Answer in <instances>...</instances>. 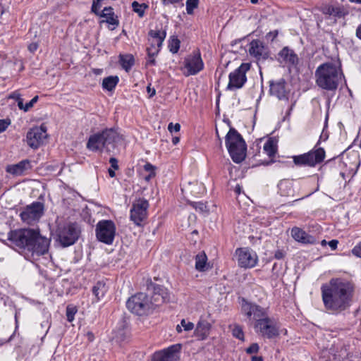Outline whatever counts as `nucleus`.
I'll list each match as a JSON object with an SVG mask.
<instances>
[{
	"label": "nucleus",
	"instance_id": "1",
	"mask_svg": "<svg viewBox=\"0 0 361 361\" xmlns=\"http://www.w3.org/2000/svg\"><path fill=\"white\" fill-rule=\"evenodd\" d=\"M354 287L351 282L341 278H333L321 286L324 308L331 314H337L350 306Z\"/></svg>",
	"mask_w": 361,
	"mask_h": 361
},
{
	"label": "nucleus",
	"instance_id": "2",
	"mask_svg": "<svg viewBox=\"0 0 361 361\" xmlns=\"http://www.w3.org/2000/svg\"><path fill=\"white\" fill-rule=\"evenodd\" d=\"M8 240L16 246L27 250L32 255H43L47 252L50 240L42 236L39 231L30 228L11 231Z\"/></svg>",
	"mask_w": 361,
	"mask_h": 361
},
{
	"label": "nucleus",
	"instance_id": "3",
	"mask_svg": "<svg viewBox=\"0 0 361 361\" xmlns=\"http://www.w3.org/2000/svg\"><path fill=\"white\" fill-rule=\"evenodd\" d=\"M316 85L326 91H335L344 75L340 63L326 62L319 65L314 73Z\"/></svg>",
	"mask_w": 361,
	"mask_h": 361
},
{
	"label": "nucleus",
	"instance_id": "4",
	"mask_svg": "<svg viewBox=\"0 0 361 361\" xmlns=\"http://www.w3.org/2000/svg\"><path fill=\"white\" fill-rule=\"evenodd\" d=\"M228 152L235 163L242 162L246 157L247 145L242 135L231 128L225 137Z\"/></svg>",
	"mask_w": 361,
	"mask_h": 361
},
{
	"label": "nucleus",
	"instance_id": "5",
	"mask_svg": "<svg viewBox=\"0 0 361 361\" xmlns=\"http://www.w3.org/2000/svg\"><path fill=\"white\" fill-rule=\"evenodd\" d=\"M118 139V133L114 128H106L90 135L86 147L92 152H102L104 149L109 151V146H114Z\"/></svg>",
	"mask_w": 361,
	"mask_h": 361
},
{
	"label": "nucleus",
	"instance_id": "6",
	"mask_svg": "<svg viewBox=\"0 0 361 361\" xmlns=\"http://www.w3.org/2000/svg\"><path fill=\"white\" fill-rule=\"evenodd\" d=\"M126 307L131 312L141 316L147 314L153 308V302L146 293H138L127 300Z\"/></svg>",
	"mask_w": 361,
	"mask_h": 361
},
{
	"label": "nucleus",
	"instance_id": "7",
	"mask_svg": "<svg viewBox=\"0 0 361 361\" xmlns=\"http://www.w3.org/2000/svg\"><path fill=\"white\" fill-rule=\"evenodd\" d=\"M80 234L79 226L75 223H69L59 227L58 240L63 247H68L75 243Z\"/></svg>",
	"mask_w": 361,
	"mask_h": 361
},
{
	"label": "nucleus",
	"instance_id": "8",
	"mask_svg": "<svg viewBox=\"0 0 361 361\" xmlns=\"http://www.w3.org/2000/svg\"><path fill=\"white\" fill-rule=\"evenodd\" d=\"M325 158V151L323 148L319 147L312 149L307 153L293 156V161L298 166L314 167L320 164Z\"/></svg>",
	"mask_w": 361,
	"mask_h": 361
},
{
	"label": "nucleus",
	"instance_id": "9",
	"mask_svg": "<svg viewBox=\"0 0 361 361\" xmlns=\"http://www.w3.org/2000/svg\"><path fill=\"white\" fill-rule=\"evenodd\" d=\"M254 328L257 334L265 338L272 339L279 335V325L274 318L268 315L255 323Z\"/></svg>",
	"mask_w": 361,
	"mask_h": 361
},
{
	"label": "nucleus",
	"instance_id": "10",
	"mask_svg": "<svg viewBox=\"0 0 361 361\" xmlns=\"http://www.w3.org/2000/svg\"><path fill=\"white\" fill-rule=\"evenodd\" d=\"M116 225L111 220H101L96 225V237L104 244L111 245L116 235Z\"/></svg>",
	"mask_w": 361,
	"mask_h": 361
},
{
	"label": "nucleus",
	"instance_id": "11",
	"mask_svg": "<svg viewBox=\"0 0 361 361\" xmlns=\"http://www.w3.org/2000/svg\"><path fill=\"white\" fill-rule=\"evenodd\" d=\"M149 202L145 198H138L135 200L130 210V219L136 226H141L147 217V209Z\"/></svg>",
	"mask_w": 361,
	"mask_h": 361
},
{
	"label": "nucleus",
	"instance_id": "12",
	"mask_svg": "<svg viewBox=\"0 0 361 361\" xmlns=\"http://www.w3.org/2000/svg\"><path fill=\"white\" fill-rule=\"evenodd\" d=\"M250 68L248 63H243L238 68L229 74L228 90H236L241 88L247 81L246 73Z\"/></svg>",
	"mask_w": 361,
	"mask_h": 361
},
{
	"label": "nucleus",
	"instance_id": "13",
	"mask_svg": "<svg viewBox=\"0 0 361 361\" xmlns=\"http://www.w3.org/2000/svg\"><path fill=\"white\" fill-rule=\"evenodd\" d=\"M44 206L42 202H34L20 212V216L23 222L32 224L39 220L44 214Z\"/></svg>",
	"mask_w": 361,
	"mask_h": 361
},
{
	"label": "nucleus",
	"instance_id": "14",
	"mask_svg": "<svg viewBox=\"0 0 361 361\" xmlns=\"http://www.w3.org/2000/svg\"><path fill=\"white\" fill-rule=\"evenodd\" d=\"M184 72L185 76L195 75L204 68V62L199 50L193 51L184 59Z\"/></svg>",
	"mask_w": 361,
	"mask_h": 361
},
{
	"label": "nucleus",
	"instance_id": "15",
	"mask_svg": "<svg viewBox=\"0 0 361 361\" xmlns=\"http://www.w3.org/2000/svg\"><path fill=\"white\" fill-rule=\"evenodd\" d=\"M181 344H174L163 350L156 351L151 361H179Z\"/></svg>",
	"mask_w": 361,
	"mask_h": 361
},
{
	"label": "nucleus",
	"instance_id": "16",
	"mask_svg": "<svg viewBox=\"0 0 361 361\" xmlns=\"http://www.w3.org/2000/svg\"><path fill=\"white\" fill-rule=\"evenodd\" d=\"M241 311L247 318L255 320V323L268 315L264 308L244 298L242 299Z\"/></svg>",
	"mask_w": 361,
	"mask_h": 361
},
{
	"label": "nucleus",
	"instance_id": "17",
	"mask_svg": "<svg viewBox=\"0 0 361 361\" xmlns=\"http://www.w3.org/2000/svg\"><path fill=\"white\" fill-rule=\"evenodd\" d=\"M235 253L238 257V264L242 268H252L256 266L258 262L256 252L247 247L238 248Z\"/></svg>",
	"mask_w": 361,
	"mask_h": 361
},
{
	"label": "nucleus",
	"instance_id": "18",
	"mask_svg": "<svg viewBox=\"0 0 361 361\" xmlns=\"http://www.w3.org/2000/svg\"><path fill=\"white\" fill-rule=\"evenodd\" d=\"M47 128L42 125L40 127L31 128L26 135L27 145L32 149H37L47 137Z\"/></svg>",
	"mask_w": 361,
	"mask_h": 361
},
{
	"label": "nucleus",
	"instance_id": "19",
	"mask_svg": "<svg viewBox=\"0 0 361 361\" xmlns=\"http://www.w3.org/2000/svg\"><path fill=\"white\" fill-rule=\"evenodd\" d=\"M147 290L152 292L150 299L153 302V306H159L169 300V294L164 286L150 283L147 285Z\"/></svg>",
	"mask_w": 361,
	"mask_h": 361
},
{
	"label": "nucleus",
	"instance_id": "20",
	"mask_svg": "<svg viewBox=\"0 0 361 361\" xmlns=\"http://www.w3.org/2000/svg\"><path fill=\"white\" fill-rule=\"evenodd\" d=\"M248 51L258 61H264L269 56V48L259 39H254L250 43Z\"/></svg>",
	"mask_w": 361,
	"mask_h": 361
},
{
	"label": "nucleus",
	"instance_id": "21",
	"mask_svg": "<svg viewBox=\"0 0 361 361\" xmlns=\"http://www.w3.org/2000/svg\"><path fill=\"white\" fill-rule=\"evenodd\" d=\"M269 94L277 97L279 100H287L289 92L287 90L286 80L281 78L278 80L269 81Z\"/></svg>",
	"mask_w": 361,
	"mask_h": 361
},
{
	"label": "nucleus",
	"instance_id": "22",
	"mask_svg": "<svg viewBox=\"0 0 361 361\" xmlns=\"http://www.w3.org/2000/svg\"><path fill=\"white\" fill-rule=\"evenodd\" d=\"M291 235L296 241L305 245H314L317 243V239L315 236L310 235L298 227H293L292 228Z\"/></svg>",
	"mask_w": 361,
	"mask_h": 361
},
{
	"label": "nucleus",
	"instance_id": "23",
	"mask_svg": "<svg viewBox=\"0 0 361 361\" xmlns=\"http://www.w3.org/2000/svg\"><path fill=\"white\" fill-rule=\"evenodd\" d=\"M279 61L288 66H296L298 63V55L288 47H283L279 53Z\"/></svg>",
	"mask_w": 361,
	"mask_h": 361
},
{
	"label": "nucleus",
	"instance_id": "24",
	"mask_svg": "<svg viewBox=\"0 0 361 361\" xmlns=\"http://www.w3.org/2000/svg\"><path fill=\"white\" fill-rule=\"evenodd\" d=\"M31 167L30 161L28 159H24L16 164L8 165L6 167V172L16 176H20L31 169Z\"/></svg>",
	"mask_w": 361,
	"mask_h": 361
},
{
	"label": "nucleus",
	"instance_id": "25",
	"mask_svg": "<svg viewBox=\"0 0 361 361\" xmlns=\"http://www.w3.org/2000/svg\"><path fill=\"white\" fill-rule=\"evenodd\" d=\"M211 324L206 320H200L195 329V335L200 340H204L209 334Z\"/></svg>",
	"mask_w": 361,
	"mask_h": 361
},
{
	"label": "nucleus",
	"instance_id": "26",
	"mask_svg": "<svg viewBox=\"0 0 361 361\" xmlns=\"http://www.w3.org/2000/svg\"><path fill=\"white\" fill-rule=\"evenodd\" d=\"M102 19L99 23H118V20L115 18L114 9L111 7H105L98 15Z\"/></svg>",
	"mask_w": 361,
	"mask_h": 361
},
{
	"label": "nucleus",
	"instance_id": "27",
	"mask_svg": "<svg viewBox=\"0 0 361 361\" xmlns=\"http://www.w3.org/2000/svg\"><path fill=\"white\" fill-rule=\"evenodd\" d=\"M108 288L104 281H97L92 287V293L95 297V301H99L104 296Z\"/></svg>",
	"mask_w": 361,
	"mask_h": 361
},
{
	"label": "nucleus",
	"instance_id": "28",
	"mask_svg": "<svg viewBox=\"0 0 361 361\" xmlns=\"http://www.w3.org/2000/svg\"><path fill=\"white\" fill-rule=\"evenodd\" d=\"M324 13L336 18L343 17L347 13L343 7L334 5L326 6L324 8Z\"/></svg>",
	"mask_w": 361,
	"mask_h": 361
},
{
	"label": "nucleus",
	"instance_id": "29",
	"mask_svg": "<svg viewBox=\"0 0 361 361\" xmlns=\"http://www.w3.org/2000/svg\"><path fill=\"white\" fill-rule=\"evenodd\" d=\"M119 63L126 72H129L135 64L134 56L132 54H121L119 56Z\"/></svg>",
	"mask_w": 361,
	"mask_h": 361
},
{
	"label": "nucleus",
	"instance_id": "30",
	"mask_svg": "<svg viewBox=\"0 0 361 361\" xmlns=\"http://www.w3.org/2000/svg\"><path fill=\"white\" fill-rule=\"evenodd\" d=\"M119 81V78L118 76H109L106 78H104L102 81V88L104 90H108V91H112L116 86L117 85L118 82Z\"/></svg>",
	"mask_w": 361,
	"mask_h": 361
},
{
	"label": "nucleus",
	"instance_id": "31",
	"mask_svg": "<svg viewBox=\"0 0 361 361\" xmlns=\"http://www.w3.org/2000/svg\"><path fill=\"white\" fill-rule=\"evenodd\" d=\"M207 257L204 252H200L195 256V269L199 271L206 269Z\"/></svg>",
	"mask_w": 361,
	"mask_h": 361
},
{
	"label": "nucleus",
	"instance_id": "32",
	"mask_svg": "<svg viewBox=\"0 0 361 361\" xmlns=\"http://www.w3.org/2000/svg\"><path fill=\"white\" fill-rule=\"evenodd\" d=\"M263 150L269 157H272L276 152V147L274 142L269 140L264 143Z\"/></svg>",
	"mask_w": 361,
	"mask_h": 361
},
{
	"label": "nucleus",
	"instance_id": "33",
	"mask_svg": "<svg viewBox=\"0 0 361 361\" xmlns=\"http://www.w3.org/2000/svg\"><path fill=\"white\" fill-rule=\"evenodd\" d=\"M180 41L176 36L171 37L169 42V49L173 54H176L180 48Z\"/></svg>",
	"mask_w": 361,
	"mask_h": 361
},
{
	"label": "nucleus",
	"instance_id": "34",
	"mask_svg": "<svg viewBox=\"0 0 361 361\" xmlns=\"http://www.w3.org/2000/svg\"><path fill=\"white\" fill-rule=\"evenodd\" d=\"M147 6L145 4H139L137 1L132 3V8L133 11L137 13L139 16H142L145 13V10L147 8Z\"/></svg>",
	"mask_w": 361,
	"mask_h": 361
},
{
	"label": "nucleus",
	"instance_id": "35",
	"mask_svg": "<svg viewBox=\"0 0 361 361\" xmlns=\"http://www.w3.org/2000/svg\"><path fill=\"white\" fill-rule=\"evenodd\" d=\"M149 39H158L163 38L164 40L166 37V32L164 30L161 31L160 30H150L148 33Z\"/></svg>",
	"mask_w": 361,
	"mask_h": 361
},
{
	"label": "nucleus",
	"instance_id": "36",
	"mask_svg": "<svg viewBox=\"0 0 361 361\" xmlns=\"http://www.w3.org/2000/svg\"><path fill=\"white\" fill-rule=\"evenodd\" d=\"M199 0H187L186 1V10L188 13L191 14L193 10L197 7Z\"/></svg>",
	"mask_w": 361,
	"mask_h": 361
},
{
	"label": "nucleus",
	"instance_id": "37",
	"mask_svg": "<svg viewBox=\"0 0 361 361\" xmlns=\"http://www.w3.org/2000/svg\"><path fill=\"white\" fill-rule=\"evenodd\" d=\"M145 171L149 172V174L147 177H146V180H149V178L155 176V169L156 167L152 164L147 162L144 165Z\"/></svg>",
	"mask_w": 361,
	"mask_h": 361
},
{
	"label": "nucleus",
	"instance_id": "38",
	"mask_svg": "<svg viewBox=\"0 0 361 361\" xmlns=\"http://www.w3.org/2000/svg\"><path fill=\"white\" fill-rule=\"evenodd\" d=\"M232 334L234 337L243 341L244 334L242 328L240 326H235L234 328L233 329Z\"/></svg>",
	"mask_w": 361,
	"mask_h": 361
},
{
	"label": "nucleus",
	"instance_id": "39",
	"mask_svg": "<svg viewBox=\"0 0 361 361\" xmlns=\"http://www.w3.org/2000/svg\"><path fill=\"white\" fill-rule=\"evenodd\" d=\"M77 310L75 307H72L70 306H68L66 308V317L67 320L69 322H71L74 320V317L76 313Z\"/></svg>",
	"mask_w": 361,
	"mask_h": 361
},
{
	"label": "nucleus",
	"instance_id": "40",
	"mask_svg": "<svg viewBox=\"0 0 361 361\" xmlns=\"http://www.w3.org/2000/svg\"><path fill=\"white\" fill-rule=\"evenodd\" d=\"M102 0H94L92 6V11L95 14L99 15L101 12Z\"/></svg>",
	"mask_w": 361,
	"mask_h": 361
},
{
	"label": "nucleus",
	"instance_id": "41",
	"mask_svg": "<svg viewBox=\"0 0 361 361\" xmlns=\"http://www.w3.org/2000/svg\"><path fill=\"white\" fill-rule=\"evenodd\" d=\"M191 205L192 206L193 208L195 209L196 211H199L200 212H204L207 208L206 204L202 202H192Z\"/></svg>",
	"mask_w": 361,
	"mask_h": 361
},
{
	"label": "nucleus",
	"instance_id": "42",
	"mask_svg": "<svg viewBox=\"0 0 361 361\" xmlns=\"http://www.w3.org/2000/svg\"><path fill=\"white\" fill-rule=\"evenodd\" d=\"M180 325L183 329L187 331H190L194 328V324L192 322H188L184 319L181 320Z\"/></svg>",
	"mask_w": 361,
	"mask_h": 361
},
{
	"label": "nucleus",
	"instance_id": "43",
	"mask_svg": "<svg viewBox=\"0 0 361 361\" xmlns=\"http://www.w3.org/2000/svg\"><path fill=\"white\" fill-rule=\"evenodd\" d=\"M150 46L154 47H161L163 44V38H159L158 39H148Z\"/></svg>",
	"mask_w": 361,
	"mask_h": 361
},
{
	"label": "nucleus",
	"instance_id": "44",
	"mask_svg": "<svg viewBox=\"0 0 361 361\" xmlns=\"http://www.w3.org/2000/svg\"><path fill=\"white\" fill-rule=\"evenodd\" d=\"M259 350V345L257 343H252L250 347H248L246 350H245V352L247 353V354H253V353H257Z\"/></svg>",
	"mask_w": 361,
	"mask_h": 361
},
{
	"label": "nucleus",
	"instance_id": "45",
	"mask_svg": "<svg viewBox=\"0 0 361 361\" xmlns=\"http://www.w3.org/2000/svg\"><path fill=\"white\" fill-rule=\"evenodd\" d=\"M160 47H154L149 46L147 48V55H150L151 56H157L160 51Z\"/></svg>",
	"mask_w": 361,
	"mask_h": 361
},
{
	"label": "nucleus",
	"instance_id": "46",
	"mask_svg": "<svg viewBox=\"0 0 361 361\" xmlns=\"http://www.w3.org/2000/svg\"><path fill=\"white\" fill-rule=\"evenodd\" d=\"M10 124V119H0V133L6 130Z\"/></svg>",
	"mask_w": 361,
	"mask_h": 361
},
{
	"label": "nucleus",
	"instance_id": "47",
	"mask_svg": "<svg viewBox=\"0 0 361 361\" xmlns=\"http://www.w3.org/2000/svg\"><path fill=\"white\" fill-rule=\"evenodd\" d=\"M38 96L34 97L29 102L26 103L25 104V111H28L33 106L34 104L38 101Z\"/></svg>",
	"mask_w": 361,
	"mask_h": 361
},
{
	"label": "nucleus",
	"instance_id": "48",
	"mask_svg": "<svg viewBox=\"0 0 361 361\" xmlns=\"http://www.w3.org/2000/svg\"><path fill=\"white\" fill-rule=\"evenodd\" d=\"M180 129V125L179 123L173 124V123H170L168 126V130L170 133H177Z\"/></svg>",
	"mask_w": 361,
	"mask_h": 361
},
{
	"label": "nucleus",
	"instance_id": "49",
	"mask_svg": "<svg viewBox=\"0 0 361 361\" xmlns=\"http://www.w3.org/2000/svg\"><path fill=\"white\" fill-rule=\"evenodd\" d=\"M156 56H151L150 55H147V57L146 58V62L145 66H154L157 64Z\"/></svg>",
	"mask_w": 361,
	"mask_h": 361
},
{
	"label": "nucleus",
	"instance_id": "50",
	"mask_svg": "<svg viewBox=\"0 0 361 361\" xmlns=\"http://www.w3.org/2000/svg\"><path fill=\"white\" fill-rule=\"evenodd\" d=\"M352 252L354 255L361 257V242L352 250Z\"/></svg>",
	"mask_w": 361,
	"mask_h": 361
},
{
	"label": "nucleus",
	"instance_id": "51",
	"mask_svg": "<svg viewBox=\"0 0 361 361\" xmlns=\"http://www.w3.org/2000/svg\"><path fill=\"white\" fill-rule=\"evenodd\" d=\"M111 166L114 170L118 169V160L115 157H111L109 159Z\"/></svg>",
	"mask_w": 361,
	"mask_h": 361
},
{
	"label": "nucleus",
	"instance_id": "52",
	"mask_svg": "<svg viewBox=\"0 0 361 361\" xmlns=\"http://www.w3.org/2000/svg\"><path fill=\"white\" fill-rule=\"evenodd\" d=\"M8 98L13 99L16 101H18L21 98V97H20V93H18L17 91H15V92H11L9 94Z\"/></svg>",
	"mask_w": 361,
	"mask_h": 361
},
{
	"label": "nucleus",
	"instance_id": "53",
	"mask_svg": "<svg viewBox=\"0 0 361 361\" xmlns=\"http://www.w3.org/2000/svg\"><path fill=\"white\" fill-rule=\"evenodd\" d=\"M38 44L37 42H32L31 43L29 46H28V50L31 52V53H34L35 51H37V49H38Z\"/></svg>",
	"mask_w": 361,
	"mask_h": 361
},
{
	"label": "nucleus",
	"instance_id": "54",
	"mask_svg": "<svg viewBox=\"0 0 361 361\" xmlns=\"http://www.w3.org/2000/svg\"><path fill=\"white\" fill-rule=\"evenodd\" d=\"M338 241L337 240H331L328 242V245L332 250H335L337 248Z\"/></svg>",
	"mask_w": 361,
	"mask_h": 361
},
{
	"label": "nucleus",
	"instance_id": "55",
	"mask_svg": "<svg viewBox=\"0 0 361 361\" xmlns=\"http://www.w3.org/2000/svg\"><path fill=\"white\" fill-rule=\"evenodd\" d=\"M147 92H148V93H149V97H152L153 96H154V95L156 94V90H155V89H154V88H153V87L152 88V87H150V85H148V86L147 87Z\"/></svg>",
	"mask_w": 361,
	"mask_h": 361
},
{
	"label": "nucleus",
	"instance_id": "56",
	"mask_svg": "<svg viewBox=\"0 0 361 361\" xmlns=\"http://www.w3.org/2000/svg\"><path fill=\"white\" fill-rule=\"evenodd\" d=\"M274 257H275L276 259H281L283 258L284 253L281 250H277L275 252Z\"/></svg>",
	"mask_w": 361,
	"mask_h": 361
},
{
	"label": "nucleus",
	"instance_id": "57",
	"mask_svg": "<svg viewBox=\"0 0 361 361\" xmlns=\"http://www.w3.org/2000/svg\"><path fill=\"white\" fill-rule=\"evenodd\" d=\"M18 102V106L20 109L23 110L25 111V105L23 104V100L20 98Z\"/></svg>",
	"mask_w": 361,
	"mask_h": 361
},
{
	"label": "nucleus",
	"instance_id": "58",
	"mask_svg": "<svg viewBox=\"0 0 361 361\" xmlns=\"http://www.w3.org/2000/svg\"><path fill=\"white\" fill-rule=\"evenodd\" d=\"M92 73L96 75H99L103 73V69L101 68H93Z\"/></svg>",
	"mask_w": 361,
	"mask_h": 361
},
{
	"label": "nucleus",
	"instance_id": "59",
	"mask_svg": "<svg viewBox=\"0 0 361 361\" xmlns=\"http://www.w3.org/2000/svg\"><path fill=\"white\" fill-rule=\"evenodd\" d=\"M356 35L357 37L361 39V24L356 29Z\"/></svg>",
	"mask_w": 361,
	"mask_h": 361
},
{
	"label": "nucleus",
	"instance_id": "60",
	"mask_svg": "<svg viewBox=\"0 0 361 361\" xmlns=\"http://www.w3.org/2000/svg\"><path fill=\"white\" fill-rule=\"evenodd\" d=\"M108 172H109V176L111 178H114V177L116 176V173L114 171V169L110 168V169H108Z\"/></svg>",
	"mask_w": 361,
	"mask_h": 361
},
{
	"label": "nucleus",
	"instance_id": "61",
	"mask_svg": "<svg viewBox=\"0 0 361 361\" xmlns=\"http://www.w3.org/2000/svg\"><path fill=\"white\" fill-rule=\"evenodd\" d=\"M252 361H263V358L262 356H252L251 357Z\"/></svg>",
	"mask_w": 361,
	"mask_h": 361
},
{
	"label": "nucleus",
	"instance_id": "62",
	"mask_svg": "<svg viewBox=\"0 0 361 361\" xmlns=\"http://www.w3.org/2000/svg\"><path fill=\"white\" fill-rule=\"evenodd\" d=\"M278 32L275 31L274 32H269V38L271 37V40H274V39L277 36Z\"/></svg>",
	"mask_w": 361,
	"mask_h": 361
},
{
	"label": "nucleus",
	"instance_id": "63",
	"mask_svg": "<svg viewBox=\"0 0 361 361\" xmlns=\"http://www.w3.org/2000/svg\"><path fill=\"white\" fill-rule=\"evenodd\" d=\"M180 138L178 137H174L172 138V142L173 145H176L179 142Z\"/></svg>",
	"mask_w": 361,
	"mask_h": 361
},
{
	"label": "nucleus",
	"instance_id": "64",
	"mask_svg": "<svg viewBox=\"0 0 361 361\" xmlns=\"http://www.w3.org/2000/svg\"><path fill=\"white\" fill-rule=\"evenodd\" d=\"M87 335V336H88V339H89L90 341H93V339H94V335H93V334H92V332H88Z\"/></svg>",
	"mask_w": 361,
	"mask_h": 361
}]
</instances>
